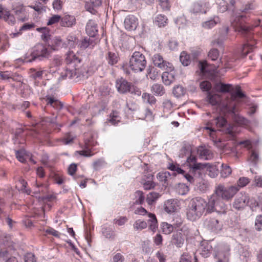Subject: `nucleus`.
<instances>
[{
	"mask_svg": "<svg viewBox=\"0 0 262 262\" xmlns=\"http://www.w3.org/2000/svg\"><path fill=\"white\" fill-rule=\"evenodd\" d=\"M208 202L203 198L195 197L190 200L186 208V216L187 220L195 221L208 212Z\"/></svg>",
	"mask_w": 262,
	"mask_h": 262,
	"instance_id": "obj_1",
	"label": "nucleus"
},
{
	"mask_svg": "<svg viewBox=\"0 0 262 262\" xmlns=\"http://www.w3.org/2000/svg\"><path fill=\"white\" fill-rule=\"evenodd\" d=\"M245 16L243 14H239L235 17L231 24L235 31H237L243 35H250L253 27H256L260 25V20L258 19L255 24L252 26H248L244 19Z\"/></svg>",
	"mask_w": 262,
	"mask_h": 262,
	"instance_id": "obj_2",
	"label": "nucleus"
},
{
	"mask_svg": "<svg viewBox=\"0 0 262 262\" xmlns=\"http://www.w3.org/2000/svg\"><path fill=\"white\" fill-rule=\"evenodd\" d=\"M238 191V187L236 185L225 187L219 184L215 187L214 195L226 201H230Z\"/></svg>",
	"mask_w": 262,
	"mask_h": 262,
	"instance_id": "obj_3",
	"label": "nucleus"
},
{
	"mask_svg": "<svg viewBox=\"0 0 262 262\" xmlns=\"http://www.w3.org/2000/svg\"><path fill=\"white\" fill-rule=\"evenodd\" d=\"M146 65L145 56L140 52H135L131 56L129 67L135 73L142 72Z\"/></svg>",
	"mask_w": 262,
	"mask_h": 262,
	"instance_id": "obj_4",
	"label": "nucleus"
},
{
	"mask_svg": "<svg viewBox=\"0 0 262 262\" xmlns=\"http://www.w3.org/2000/svg\"><path fill=\"white\" fill-rule=\"evenodd\" d=\"M208 203V213L215 211L220 214L226 213L227 205L222 199L216 196L215 195H212Z\"/></svg>",
	"mask_w": 262,
	"mask_h": 262,
	"instance_id": "obj_5",
	"label": "nucleus"
},
{
	"mask_svg": "<svg viewBox=\"0 0 262 262\" xmlns=\"http://www.w3.org/2000/svg\"><path fill=\"white\" fill-rule=\"evenodd\" d=\"M52 51L50 48L46 47L42 44L37 45L33 49V51L31 53L32 59L29 61H31L35 59L42 60L47 59L51 56Z\"/></svg>",
	"mask_w": 262,
	"mask_h": 262,
	"instance_id": "obj_6",
	"label": "nucleus"
},
{
	"mask_svg": "<svg viewBox=\"0 0 262 262\" xmlns=\"http://www.w3.org/2000/svg\"><path fill=\"white\" fill-rule=\"evenodd\" d=\"M235 58L232 55L223 56L217 62L215 69L222 67L226 71L230 69L235 66Z\"/></svg>",
	"mask_w": 262,
	"mask_h": 262,
	"instance_id": "obj_7",
	"label": "nucleus"
},
{
	"mask_svg": "<svg viewBox=\"0 0 262 262\" xmlns=\"http://www.w3.org/2000/svg\"><path fill=\"white\" fill-rule=\"evenodd\" d=\"M209 7V3L206 0H199L192 4L190 11L194 14L206 13Z\"/></svg>",
	"mask_w": 262,
	"mask_h": 262,
	"instance_id": "obj_8",
	"label": "nucleus"
},
{
	"mask_svg": "<svg viewBox=\"0 0 262 262\" xmlns=\"http://www.w3.org/2000/svg\"><path fill=\"white\" fill-rule=\"evenodd\" d=\"M230 247L227 244H223L219 247L216 254L217 262H229Z\"/></svg>",
	"mask_w": 262,
	"mask_h": 262,
	"instance_id": "obj_9",
	"label": "nucleus"
},
{
	"mask_svg": "<svg viewBox=\"0 0 262 262\" xmlns=\"http://www.w3.org/2000/svg\"><path fill=\"white\" fill-rule=\"evenodd\" d=\"M248 194L244 191L241 192L235 198L233 202V207L237 210H241L247 206Z\"/></svg>",
	"mask_w": 262,
	"mask_h": 262,
	"instance_id": "obj_10",
	"label": "nucleus"
},
{
	"mask_svg": "<svg viewBox=\"0 0 262 262\" xmlns=\"http://www.w3.org/2000/svg\"><path fill=\"white\" fill-rule=\"evenodd\" d=\"M152 62L154 65L163 70L171 71L172 64L170 62L164 60L163 57L159 54H155L152 58Z\"/></svg>",
	"mask_w": 262,
	"mask_h": 262,
	"instance_id": "obj_11",
	"label": "nucleus"
},
{
	"mask_svg": "<svg viewBox=\"0 0 262 262\" xmlns=\"http://www.w3.org/2000/svg\"><path fill=\"white\" fill-rule=\"evenodd\" d=\"M12 9L19 20L23 22L28 19L29 13L23 5L18 3L13 6Z\"/></svg>",
	"mask_w": 262,
	"mask_h": 262,
	"instance_id": "obj_12",
	"label": "nucleus"
},
{
	"mask_svg": "<svg viewBox=\"0 0 262 262\" xmlns=\"http://www.w3.org/2000/svg\"><path fill=\"white\" fill-rule=\"evenodd\" d=\"M0 19L4 20L10 25H14L15 18L10 11L0 4Z\"/></svg>",
	"mask_w": 262,
	"mask_h": 262,
	"instance_id": "obj_13",
	"label": "nucleus"
},
{
	"mask_svg": "<svg viewBox=\"0 0 262 262\" xmlns=\"http://www.w3.org/2000/svg\"><path fill=\"white\" fill-rule=\"evenodd\" d=\"M185 229H186V227H183L180 231H177L172 235L171 243L177 248H181L184 245L185 238L182 232L184 231Z\"/></svg>",
	"mask_w": 262,
	"mask_h": 262,
	"instance_id": "obj_14",
	"label": "nucleus"
},
{
	"mask_svg": "<svg viewBox=\"0 0 262 262\" xmlns=\"http://www.w3.org/2000/svg\"><path fill=\"white\" fill-rule=\"evenodd\" d=\"M116 88L118 92L120 93H126L130 92L133 93L132 85L126 80L121 78L116 81Z\"/></svg>",
	"mask_w": 262,
	"mask_h": 262,
	"instance_id": "obj_15",
	"label": "nucleus"
},
{
	"mask_svg": "<svg viewBox=\"0 0 262 262\" xmlns=\"http://www.w3.org/2000/svg\"><path fill=\"white\" fill-rule=\"evenodd\" d=\"M125 28L128 31L136 30L138 25V20L133 15H129L126 17L124 21Z\"/></svg>",
	"mask_w": 262,
	"mask_h": 262,
	"instance_id": "obj_16",
	"label": "nucleus"
},
{
	"mask_svg": "<svg viewBox=\"0 0 262 262\" xmlns=\"http://www.w3.org/2000/svg\"><path fill=\"white\" fill-rule=\"evenodd\" d=\"M207 226L213 232L221 231L223 227L222 222L215 217H211L206 222Z\"/></svg>",
	"mask_w": 262,
	"mask_h": 262,
	"instance_id": "obj_17",
	"label": "nucleus"
},
{
	"mask_svg": "<svg viewBox=\"0 0 262 262\" xmlns=\"http://www.w3.org/2000/svg\"><path fill=\"white\" fill-rule=\"evenodd\" d=\"M243 97V93L240 90L237 91L235 94L232 95L231 99L227 103L226 106L227 110L228 111L231 112L233 113H235L236 108L235 99L236 97L242 98Z\"/></svg>",
	"mask_w": 262,
	"mask_h": 262,
	"instance_id": "obj_18",
	"label": "nucleus"
},
{
	"mask_svg": "<svg viewBox=\"0 0 262 262\" xmlns=\"http://www.w3.org/2000/svg\"><path fill=\"white\" fill-rule=\"evenodd\" d=\"M179 209V202L177 200H168L164 203V209L168 213H173Z\"/></svg>",
	"mask_w": 262,
	"mask_h": 262,
	"instance_id": "obj_19",
	"label": "nucleus"
},
{
	"mask_svg": "<svg viewBox=\"0 0 262 262\" xmlns=\"http://www.w3.org/2000/svg\"><path fill=\"white\" fill-rule=\"evenodd\" d=\"M162 75L163 82L165 85H169L172 83L175 80V72L174 71V67L172 66L171 71L165 70Z\"/></svg>",
	"mask_w": 262,
	"mask_h": 262,
	"instance_id": "obj_20",
	"label": "nucleus"
},
{
	"mask_svg": "<svg viewBox=\"0 0 262 262\" xmlns=\"http://www.w3.org/2000/svg\"><path fill=\"white\" fill-rule=\"evenodd\" d=\"M197 154L202 159L208 160L213 158L212 152L205 146H199L197 150Z\"/></svg>",
	"mask_w": 262,
	"mask_h": 262,
	"instance_id": "obj_21",
	"label": "nucleus"
},
{
	"mask_svg": "<svg viewBox=\"0 0 262 262\" xmlns=\"http://www.w3.org/2000/svg\"><path fill=\"white\" fill-rule=\"evenodd\" d=\"M85 31L91 37H94L98 32L97 25L94 20L90 19L86 25Z\"/></svg>",
	"mask_w": 262,
	"mask_h": 262,
	"instance_id": "obj_22",
	"label": "nucleus"
},
{
	"mask_svg": "<svg viewBox=\"0 0 262 262\" xmlns=\"http://www.w3.org/2000/svg\"><path fill=\"white\" fill-rule=\"evenodd\" d=\"M44 99L47 105H50L56 110H60L63 106L61 102L53 96L48 95Z\"/></svg>",
	"mask_w": 262,
	"mask_h": 262,
	"instance_id": "obj_23",
	"label": "nucleus"
},
{
	"mask_svg": "<svg viewBox=\"0 0 262 262\" xmlns=\"http://www.w3.org/2000/svg\"><path fill=\"white\" fill-rule=\"evenodd\" d=\"M76 22L74 16L66 15L61 18L60 25L62 27H72L76 24Z\"/></svg>",
	"mask_w": 262,
	"mask_h": 262,
	"instance_id": "obj_24",
	"label": "nucleus"
},
{
	"mask_svg": "<svg viewBox=\"0 0 262 262\" xmlns=\"http://www.w3.org/2000/svg\"><path fill=\"white\" fill-rule=\"evenodd\" d=\"M212 250V247L207 242H203L199 249L200 253L204 257H207L210 255Z\"/></svg>",
	"mask_w": 262,
	"mask_h": 262,
	"instance_id": "obj_25",
	"label": "nucleus"
},
{
	"mask_svg": "<svg viewBox=\"0 0 262 262\" xmlns=\"http://www.w3.org/2000/svg\"><path fill=\"white\" fill-rule=\"evenodd\" d=\"M213 89L216 92L227 93L233 89L232 85L230 84H224L221 82L216 83L214 86Z\"/></svg>",
	"mask_w": 262,
	"mask_h": 262,
	"instance_id": "obj_26",
	"label": "nucleus"
},
{
	"mask_svg": "<svg viewBox=\"0 0 262 262\" xmlns=\"http://www.w3.org/2000/svg\"><path fill=\"white\" fill-rule=\"evenodd\" d=\"M148 216L149 218L148 221L149 229L155 232L158 228V221L156 215L152 213H148Z\"/></svg>",
	"mask_w": 262,
	"mask_h": 262,
	"instance_id": "obj_27",
	"label": "nucleus"
},
{
	"mask_svg": "<svg viewBox=\"0 0 262 262\" xmlns=\"http://www.w3.org/2000/svg\"><path fill=\"white\" fill-rule=\"evenodd\" d=\"M51 43V49L53 50H58L62 47L65 48L66 43L62 42L59 37H55L53 38Z\"/></svg>",
	"mask_w": 262,
	"mask_h": 262,
	"instance_id": "obj_28",
	"label": "nucleus"
},
{
	"mask_svg": "<svg viewBox=\"0 0 262 262\" xmlns=\"http://www.w3.org/2000/svg\"><path fill=\"white\" fill-rule=\"evenodd\" d=\"M96 44L94 39L90 38H85L83 39L80 43V47L82 49H85L88 48H93Z\"/></svg>",
	"mask_w": 262,
	"mask_h": 262,
	"instance_id": "obj_29",
	"label": "nucleus"
},
{
	"mask_svg": "<svg viewBox=\"0 0 262 262\" xmlns=\"http://www.w3.org/2000/svg\"><path fill=\"white\" fill-rule=\"evenodd\" d=\"M220 22L218 16H214L212 19L202 23V27L206 29H211Z\"/></svg>",
	"mask_w": 262,
	"mask_h": 262,
	"instance_id": "obj_30",
	"label": "nucleus"
},
{
	"mask_svg": "<svg viewBox=\"0 0 262 262\" xmlns=\"http://www.w3.org/2000/svg\"><path fill=\"white\" fill-rule=\"evenodd\" d=\"M167 23L168 19L166 16L162 14L158 15L154 20V23L159 27L165 26Z\"/></svg>",
	"mask_w": 262,
	"mask_h": 262,
	"instance_id": "obj_31",
	"label": "nucleus"
},
{
	"mask_svg": "<svg viewBox=\"0 0 262 262\" xmlns=\"http://www.w3.org/2000/svg\"><path fill=\"white\" fill-rule=\"evenodd\" d=\"M207 100L212 105H216L221 101V97L219 95L212 94L209 92L207 97Z\"/></svg>",
	"mask_w": 262,
	"mask_h": 262,
	"instance_id": "obj_32",
	"label": "nucleus"
},
{
	"mask_svg": "<svg viewBox=\"0 0 262 262\" xmlns=\"http://www.w3.org/2000/svg\"><path fill=\"white\" fill-rule=\"evenodd\" d=\"M239 258L243 262H247L250 257V253L247 249L241 247L239 250Z\"/></svg>",
	"mask_w": 262,
	"mask_h": 262,
	"instance_id": "obj_33",
	"label": "nucleus"
},
{
	"mask_svg": "<svg viewBox=\"0 0 262 262\" xmlns=\"http://www.w3.org/2000/svg\"><path fill=\"white\" fill-rule=\"evenodd\" d=\"M160 195L159 193L151 192L148 193L146 196V202L149 205H152L160 198Z\"/></svg>",
	"mask_w": 262,
	"mask_h": 262,
	"instance_id": "obj_34",
	"label": "nucleus"
},
{
	"mask_svg": "<svg viewBox=\"0 0 262 262\" xmlns=\"http://www.w3.org/2000/svg\"><path fill=\"white\" fill-rule=\"evenodd\" d=\"M254 41H251L245 44L242 48V54L244 56H246L249 53L252 52L254 48L255 45L254 44Z\"/></svg>",
	"mask_w": 262,
	"mask_h": 262,
	"instance_id": "obj_35",
	"label": "nucleus"
},
{
	"mask_svg": "<svg viewBox=\"0 0 262 262\" xmlns=\"http://www.w3.org/2000/svg\"><path fill=\"white\" fill-rule=\"evenodd\" d=\"M27 183L23 179H20L17 183L16 187L18 188L19 190H21L24 192L29 194L30 190L27 189Z\"/></svg>",
	"mask_w": 262,
	"mask_h": 262,
	"instance_id": "obj_36",
	"label": "nucleus"
},
{
	"mask_svg": "<svg viewBox=\"0 0 262 262\" xmlns=\"http://www.w3.org/2000/svg\"><path fill=\"white\" fill-rule=\"evenodd\" d=\"M66 61L67 63H71L72 62H79L80 60L76 57V55L73 51H69L66 54Z\"/></svg>",
	"mask_w": 262,
	"mask_h": 262,
	"instance_id": "obj_37",
	"label": "nucleus"
},
{
	"mask_svg": "<svg viewBox=\"0 0 262 262\" xmlns=\"http://www.w3.org/2000/svg\"><path fill=\"white\" fill-rule=\"evenodd\" d=\"M142 98L144 102L148 103L150 105L154 104L156 102L155 97L149 93H143L142 94Z\"/></svg>",
	"mask_w": 262,
	"mask_h": 262,
	"instance_id": "obj_38",
	"label": "nucleus"
},
{
	"mask_svg": "<svg viewBox=\"0 0 262 262\" xmlns=\"http://www.w3.org/2000/svg\"><path fill=\"white\" fill-rule=\"evenodd\" d=\"M180 60L184 66H188L191 62V59L189 55L186 52H182L180 56Z\"/></svg>",
	"mask_w": 262,
	"mask_h": 262,
	"instance_id": "obj_39",
	"label": "nucleus"
},
{
	"mask_svg": "<svg viewBox=\"0 0 262 262\" xmlns=\"http://www.w3.org/2000/svg\"><path fill=\"white\" fill-rule=\"evenodd\" d=\"M161 229L165 234H170L173 230V226L166 222H163L161 224Z\"/></svg>",
	"mask_w": 262,
	"mask_h": 262,
	"instance_id": "obj_40",
	"label": "nucleus"
},
{
	"mask_svg": "<svg viewBox=\"0 0 262 262\" xmlns=\"http://www.w3.org/2000/svg\"><path fill=\"white\" fill-rule=\"evenodd\" d=\"M147 226V223L141 220L136 221L133 225L134 228L136 230H142L145 229Z\"/></svg>",
	"mask_w": 262,
	"mask_h": 262,
	"instance_id": "obj_41",
	"label": "nucleus"
},
{
	"mask_svg": "<svg viewBox=\"0 0 262 262\" xmlns=\"http://www.w3.org/2000/svg\"><path fill=\"white\" fill-rule=\"evenodd\" d=\"M151 91L155 95H162L164 93L163 86L160 84H155L151 88Z\"/></svg>",
	"mask_w": 262,
	"mask_h": 262,
	"instance_id": "obj_42",
	"label": "nucleus"
},
{
	"mask_svg": "<svg viewBox=\"0 0 262 262\" xmlns=\"http://www.w3.org/2000/svg\"><path fill=\"white\" fill-rule=\"evenodd\" d=\"M76 38L74 35H69L67 38V42L65 45V48H73L75 47L76 45Z\"/></svg>",
	"mask_w": 262,
	"mask_h": 262,
	"instance_id": "obj_43",
	"label": "nucleus"
},
{
	"mask_svg": "<svg viewBox=\"0 0 262 262\" xmlns=\"http://www.w3.org/2000/svg\"><path fill=\"white\" fill-rule=\"evenodd\" d=\"M141 113L143 115H141L140 118L141 119H146L147 121H151L154 119V116L152 112L148 108L143 110Z\"/></svg>",
	"mask_w": 262,
	"mask_h": 262,
	"instance_id": "obj_44",
	"label": "nucleus"
},
{
	"mask_svg": "<svg viewBox=\"0 0 262 262\" xmlns=\"http://www.w3.org/2000/svg\"><path fill=\"white\" fill-rule=\"evenodd\" d=\"M159 5L164 11H169L170 10L171 4L169 0H158Z\"/></svg>",
	"mask_w": 262,
	"mask_h": 262,
	"instance_id": "obj_45",
	"label": "nucleus"
},
{
	"mask_svg": "<svg viewBox=\"0 0 262 262\" xmlns=\"http://www.w3.org/2000/svg\"><path fill=\"white\" fill-rule=\"evenodd\" d=\"M135 204L142 205L144 203L145 201V196L142 191L138 190L135 192Z\"/></svg>",
	"mask_w": 262,
	"mask_h": 262,
	"instance_id": "obj_46",
	"label": "nucleus"
},
{
	"mask_svg": "<svg viewBox=\"0 0 262 262\" xmlns=\"http://www.w3.org/2000/svg\"><path fill=\"white\" fill-rule=\"evenodd\" d=\"M185 92V89L182 86L180 85L174 87L173 90V94L177 97H180L184 96Z\"/></svg>",
	"mask_w": 262,
	"mask_h": 262,
	"instance_id": "obj_47",
	"label": "nucleus"
},
{
	"mask_svg": "<svg viewBox=\"0 0 262 262\" xmlns=\"http://www.w3.org/2000/svg\"><path fill=\"white\" fill-rule=\"evenodd\" d=\"M109 122L112 125H116L120 122V118L118 115V113L116 111H113L111 113L110 116Z\"/></svg>",
	"mask_w": 262,
	"mask_h": 262,
	"instance_id": "obj_48",
	"label": "nucleus"
},
{
	"mask_svg": "<svg viewBox=\"0 0 262 262\" xmlns=\"http://www.w3.org/2000/svg\"><path fill=\"white\" fill-rule=\"evenodd\" d=\"M231 168L227 165L222 164V169L221 171V176L223 178H227L231 173Z\"/></svg>",
	"mask_w": 262,
	"mask_h": 262,
	"instance_id": "obj_49",
	"label": "nucleus"
},
{
	"mask_svg": "<svg viewBox=\"0 0 262 262\" xmlns=\"http://www.w3.org/2000/svg\"><path fill=\"white\" fill-rule=\"evenodd\" d=\"M250 182V179L247 177H241L237 181V186L238 187V191L241 188L246 186Z\"/></svg>",
	"mask_w": 262,
	"mask_h": 262,
	"instance_id": "obj_50",
	"label": "nucleus"
},
{
	"mask_svg": "<svg viewBox=\"0 0 262 262\" xmlns=\"http://www.w3.org/2000/svg\"><path fill=\"white\" fill-rule=\"evenodd\" d=\"M207 170L208 172V175L211 178H214L218 174V169L215 166L208 164Z\"/></svg>",
	"mask_w": 262,
	"mask_h": 262,
	"instance_id": "obj_51",
	"label": "nucleus"
},
{
	"mask_svg": "<svg viewBox=\"0 0 262 262\" xmlns=\"http://www.w3.org/2000/svg\"><path fill=\"white\" fill-rule=\"evenodd\" d=\"M208 56L212 61H215L219 57V52L217 49H212L209 51Z\"/></svg>",
	"mask_w": 262,
	"mask_h": 262,
	"instance_id": "obj_52",
	"label": "nucleus"
},
{
	"mask_svg": "<svg viewBox=\"0 0 262 262\" xmlns=\"http://www.w3.org/2000/svg\"><path fill=\"white\" fill-rule=\"evenodd\" d=\"M106 58L108 63L111 65H114L118 62V57L117 55L114 53L108 52Z\"/></svg>",
	"mask_w": 262,
	"mask_h": 262,
	"instance_id": "obj_53",
	"label": "nucleus"
},
{
	"mask_svg": "<svg viewBox=\"0 0 262 262\" xmlns=\"http://www.w3.org/2000/svg\"><path fill=\"white\" fill-rule=\"evenodd\" d=\"M247 206H249L251 209L254 210L258 207L257 200L253 197L250 198L248 195Z\"/></svg>",
	"mask_w": 262,
	"mask_h": 262,
	"instance_id": "obj_54",
	"label": "nucleus"
},
{
	"mask_svg": "<svg viewBox=\"0 0 262 262\" xmlns=\"http://www.w3.org/2000/svg\"><path fill=\"white\" fill-rule=\"evenodd\" d=\"M208 164H202L201 163H196L190 169L192 172H196L197 171H201L204 168H207Z\"/></svg>",
	"mask_w": 262,
	"mask_h": 262,
	"instance_id": "obj_55",
	"label": "nucleus"
},
{
	"mask_svg": "<svg viewBox=\"0 0 262 262\" xmlns=\"http://www.w3.org/2000/svg\"><path fill=\"white\" fill-rule=\"evenodd\" d=\"M80 155L86 157H90L93 156L94 154L92 153L91 150L89 149L88 145L85 144L83 150L77 151Z\"/></svg>",
	"mask_w": 262,
	"mask_h": 262,
	"instance_id": "obj_56",
	"label": "nucleus"
},
{
	"mask_svg": "<svg viewBox=\"0 0 262 262\" xmlns=\"http://www.w3.org/2000/svg\"><path fill=\"white\" fill-rule=\"evenodd\" d=\"M15 155L17 159L20 162L24 163L26 161L25 156L26 152L24 149H20V150H16Z\"/></svg>",
	"mask_w": 262,
	"mask_h": 262,
	"instance_id": "obj_57",
	"label": "nucleus"
},
{
	"mask_svg": "<svg viewBox=\"0 0 262 262\" xmlns=\"http://www.w3.org/2000/svg\"><path fill=\"white\" fill-rule=\"evenodd\" d=\"M175 23L179 28H184L187 24V20L184 16H182L177 18Z\"/></svg>",
	"mask_w": 262,
	"mask_h": 262,
	"instance_id": "obj_58",
	"label": "nucleus"
},
{
	"mask_svg": "<svg viewBox=\"0 0 262 262\" xmlns=\"http://www.w3.org/2000/svg\"><path fill=\"white\" fill-rule=\"evenodd\" d=\"M214 123L217 127H222L226 124V120L223 117H217L214 119Z\"/></svg>",
	"mask_w": 262,
	"mask_h": 262,
	"instance_id": "obj_59",
	"label": "nucleus"
},
{
	"mask_svg": "<svg viewBox=\"0 0 262 262\" xmlns=\"http://www.w3.org/2000/svg\"><path fill=\"white\" fill-rule=\"evenodd\" d=\"M255 228L257 231L262 230V215H257L255 221Z\"/></svg>",
	"mask_w": 262,
	"mask_h": 262,
	"instance_id": "obj_60",
	"label": "nucleus"
},
{
	"mask_svg": "<svg viewBox=\"0 0 262 262\" xmlns=\"http://www.w3.org/2000/svg\"><path fill=\"white\" fill-rule=\"evenodd\" d=\"M200 86L202 91L208 92L211 89L212 85L209 81H203L200 83Z\"/></svg>",
	"mask_w": 262,
	"mask_h": 262,
	"instance_id": "obj_61",
	"label": "nucleus"
},
{
	"mask_svg": "<svg viewBox=\"0 0 262 262\" xmlns=\"http://www.w3.org/2000/svg\"><path fill=\"white\" fill-rule=\"evenodd\" d=\"M196 158L195 156L190 155L186 160V164L189 167L190 169L196 163Z\"/></svg>",
	"mask_w": 262,
	"mask_h": 262,
	"instance_id": "obj_62",
	"label": "nucleus"
},
{
	"mask_svg": "<svg viewBox=\"0 0 262 262\" xmlns=\"http://www.w3.org/2000/svg\"><path fill=\"white\" fill-rule=\"evenodd\" d=\"M258 155L255 151H252L248 159L249 161L253 165H256L258 161Z\"/></svg>",
	"mask_w": 262,
	"mask_h": 262,
	"instance_id": "obj_63",
	"label": "nucleus"
},
{
	"mask_svg": "<svg viewBox=\"0 0 262 262\" xmlns=\"http://www.w3.org/2000/svg\"><path fill=\"white\" fill-rule=\"evenodd\" d=\"M178 190L180 194L185 195L189 191V188L185 184H179Z\"/></svg>",
	"mask_w": 262,
	"mask_h": 262,
	"instance_id": "obj_64",
	"label": "nucleus"
}]
</instances>
